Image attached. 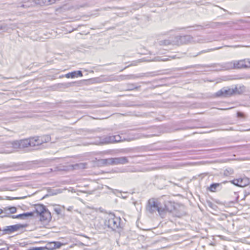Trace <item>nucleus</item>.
I'll list each match as a JSON object with an SVG mask.
<instances>
[{"label":"nucleus","mask_w":250,"mask_h":250,"mask_svg":"<svg viewBox=\"0 0 250 250\" xmlns=\"http://www.w3.org/2000/svg\"><path fill=\"white\" fill-rule=\"evenodd\" d=\"M112 139L113 140V143H119L125 141H128L125 138H122V137L120 135H116L112 136Z\"/></svg>","instance_id":"obj_16"},{"label":"nucleus","mask_w":250,"mask_h":250,"mask_svg":"<svg viewBox=\"0 0 250 250\" xmlns=\"http://www.w3.org/2000/svg\"><path fill=\"white\" fill-rule=\"evenodd\" d=\"M146 210L149 213L153 214L158 211L160 215H162L166 211H171L166 205L163 207L160 202L155 198H151L148 200L146 206Z\"/></svg>","instance_id":"obj_1"},{"label":"nucleus","mask_w":250,"mask_h":250,"mask_svg":"<svg viewBox=\"0 0 250 250\" xmlns=\"http://www.w3.org/2000/svg\"><path fill=\"white\" fill-rule=\"evenodd\" d=\"M233 170L231 168H229L228 169H226V170L224 171V174L226 175H228L230 174H232L233 173Z\"/></svg>","instance_id":"obj_33"},{"label":"nucleus","mask_w":250,"mask_h":250,"mask_svg":"<svg viewBox=\"0 0 250 250\" xmlns=\"http://www.w3.org/2000/svg\"><path fill=\"white\" fill-rule=\"evenodd\" d=\"M54 211L57 214H60L61 213L62 210L60 208H54Z\"/></svg>","instance_id":"obj_39"},{"label":"nucleus","mask_w":250,"mask_h":250,"mask_svg":"<svg viewBox=\"0 0 250 250\" xmlns=\"http://www.w3.org/2000/svg\"><path fill=\"white\" fill-rule=\"evenodd\" d=\"M2 229H1V228H0V234H1L2 233ZM3 235H1V234H0V236H2Z\"/></svg>","instance_id":"obj_43"},{"label":"nucleus","mask_w":250,"mask_h":250,"mask_svg":"<svg viewBox=\"0 0 250 250\" xmlns=\"http://www.w3.org/2000/svg\"><path fill=\"white\" fill-rule=\"evenodd\" d=\"M47 196V195H46L45 196H43V197L42 198H44Z\"/></svg>","instance_id":"obj_46"},{"label":"nucleus","mask_w":250,"mask_h":250,"mask_svg":"<svg viewBox=\"0 0 250 250\" xmlns=\"http://www.w3.org/2000/svg\"><path fill=\"white\" fill-rule=\"evenodd\" d=\"M3 79H8V78H6V77H3Z\"/></svg>","instance_id":"obj_45"},{"label":"nucleus","mask_w":250,"mask_h":250,"mask_svg":"<svg viewBox=\"0 0 250 250\" xmlns=\"http://www.w3.org/2000/svg\"><path fill=\"white\" fill-rule=\"evenodd\" d=\"M75 83L76 82H68L61 83L60 84L62 86V87L63 88H68L69 87L73 86L75 85Z\"/></svg>","instance_id":"obj_27"},{"label":"nucleus","mask_w":250,"mask_h":250,"mask_svg":"<svg viewBox=\"0 0 250 250\" xmlns=\"http://www.w3.org/2000/svg\"><path fill=\"white\" fill-rule=\"evenodd\" d=\"M37 5L42 6L48 5L47 0H36Z\"/></svg>","instance_id":"obj_25"},{"label":"nucleus","mask_w":250,"mask_h":250,"mask_svg":"<svg viewBox=\"0 0 250 250\" xmlns=\"http://www.w3.org/2000/svg\"><path fill=\"white\" fill-rule=\"evenodd\" d=\"M19 214L17 215H11L9 214H8V215H4L1 217H10V218H12L13 219H20V217H19Z\"/></svg>","instance_id":"obj_34"},{"label":"nucleus","mask_w":250,"mask_h":250,"mask_svg":"<svg viewBox=\"0 0 250 250\" xmlns=\"http://www.w3.org/2000/svg\"><path fill=\"white\" fill-rule=\"evenodd\" d=\"M41 145L49 142L51 140V137L49 135H44L40 137Z\"/></svg>","instance_id":"obj_20"},{"label":"nucleus","mask_w":250,"mask_h":250,"mask_svg":"<svg viewBox=\"0 0 250 250\" xmlns=\"http://www.w3.org/2000/svg\"><path fill=\"white\" fill-rule=\"evenodd\" d=\"M2 212V210L0 209V214H1Z\"/></svg>","instance_id":"obj_44"},{"label":"nucleus","mask_w":250,"mask_h":250,"mask_svg":"<svg viewBox=\"0 0 250 250\" xmlns=\"http://www.w3.org/2000/svg\"><path fill=\"white\" fill-rule=\"evenodd\" d=\"M236 93L240 94L236 86L234 88H230L229 87H224L215 93L217 97H229Z\"/></svg>","instance_id":"obj_4"},{"label":"nucleus","mask_w":250,"mask_h":250,"mask_svg":"<svg viewBox=\"0 0 250 250\" xmlns=\"http://www.w3.org/2000/svg\"><path fill=\"white\" fill-rule=\"evenodd\" d=\"M34 213L36 212L40 216L41 221L44 223H48L51 219V215L47 208L42 204L35 205Z\"/></svg>","instance_id":"obj_2"},{"label":"nucleus","mask_w":250,"mask_h":250,"mask_svg":"<svg viewBox=\"0 0 250 250\" xmlns=\"http://www.w3.org/2000/svg\"><path fill=\"white\" fill-rule=\"evenodd\" d=\"M214 49H208V50H203L202 51H201L200 52H199L198 53L196 54H192V53H190L189 55L191 57H195L199 55H201L203 53H207V52H208L209 51H212Z\"/></svg>","instance_id":"obj_24"},{"label":"nucleus","mask_w":250,"mask_h":250,"mask_svg":"<svg viewBox=\"0 0 250 250\" xmlns=\"http://www.w3.org/2000/svg\"><path fill=\"white\" fill-rule=\"evenodd\" d=\"M237 115L238 117H243L244 113L241 112H238L237 113Z\"/></svg>","instance_id":"obj_41"},{"label":"nucleus","mask_w":250,"mask_h":250,"mask_svg":"<svg viewBox=\"0 0 250 250\" xmlns=\"http://www.w3.org/2000/svg\"><path fill=\"white\" fill-rule=\"evenodd\" d=\"M234 68L240 69L250 67V62L248 60H243L238 61H234Z\"/></svg>","instance_id":"obj_7"},{"label":"nucleus","mask_w":250,"mask_h":250,"mask_svg":"<svg viewBox=\"0 0 250 250\" xmlns=\"http://www.w3.org/2000/svg\"><path fill=\"white\" fill-rule=\"evenodd\" d=\"M237 179L240 187H246L249 184V179L248 178H240Z\"/></svg>","instance_id":"obj_14"},{"label":"nucleus","mask_w":250,"mask_h":250,"mask_svg":"<svg viewBox=\"0 0 250 250\" xmlns=\"http://www.w3.org/2000/svg\"><path fill=\"white\" fill-rule=\"evenodd\" d=\"M171 44V42L169 40H164L159 42V44L161 45H168Z\"/></svg>","instance_id":"obj_29"},{"label":"nucleus","mask_w":250,"mask_h":250,"mask_svg":"<svg viewBox=\"0 0 250 250\" xmlns=\"http://www.w3.org/2000/svg\"><path fill=\"white\" fill-rule=\"evenodd\" d=\"M121 77L122 80L135 79L136 78V77L133 75L121 76Z\"/></svg>","instance_id":"obj_31"},{"label":"nucleus","mask_w":250,"mask_h":250,"mask_svg":"<svg viewBox=\"0 0 250 250\" xmlns=\"http://www.w3.org/2000/svg\"><path fill=\"white\" fill-rule=\"evenodd\" d=\"M21 148H24L31 146V141L29 138L20 140Z\"/></svg>","instance_id":"obj_13"},{"label":"nucleus","mask_w":250,"mask_h":250,"mask_svg":"<svg viewBox=\"0 0 250 250\" xmlns=\"http://www.w3.org/2000/svg\"><path fill=\"white\" fill-rule=\"evenodd\" d=\"M53 244L54 246V247H55V249H59L63 245L62 243L58 241H54Z\"/></svg>","instance_id":"obj_32"},{"label":"nucleus","mask_w":250,"mask_h":250,"mask_svg":"<svg viewBox=\"0 0 250 250\" xmlns=\"http://www.w3.org/2000/svg\"><path fill=\"white\" fill-rule=\"evenodd\" d=\"M4 210H9L10 213H14L17 212V208L15 207H6L4 208Z\"/></svg>","instance_id":"obj_28"},{"label":"nucleus","mask_w":250,"mask_h":250,"mask_svg":"<svg viewBox=\"0 0 250 250\" xmlns=\"http://www.w3.org/2000/svg\"><path fill=\"white\" fill-rule=\"evenodd\" d=\"M121 218L115 216L114 214H109L105 219V226L110 229L112 230L115 231L117 229H120Z\"/></svg>","instance_id":"obj_3"},{"label":"nucleus","mask_w":250,"mask_h":250,"mask_svg":"<svg viewBox=\"0 0 250 250\" xmlns=\"http://www.w3.org/2000/svg\"><path fill=\"white\" fill-rule=\"evenodd\" d=\"M10 145L12 146V147L14 149L21 148L20 140H16L13 141L10 143Z\"/></svg>","instance_id":"obj_22"},{"label":"nucleus","mask_w":250,"mask_h":250,"mask_svg":"<svg viewBox=\"0 0 250 250\" xmlns=\"http://www.w3.org/2000/svg\"><path fill=\"white\" fill-rule=\"evenodd\" d=\"M87 164L85 163H80L74 164L73 166V168L75 169H84L86 168Z\"/></svg>","instance_id":"obj_17"},{"label":"nucleus","mask_w":250,"mask_h":250,"mask_svg":"<svg viewBox=\"0 0 250 250\" xmlns=\"http://www.w3.org/2000/svg\"><path fill=\"white\" fill-rule=\"evenodd\" d=\"M37 5L36 0H24L23 3L18 7L23 8H28L29 7H34Z\"/></svg>","instance_id":"obj_9"},{"label":"nucleus","mask_w":250,"mask_h":250,"mask_svg":"<svg viewBox=\"0 0 250 250\" xmlns=\"http://www.w3.org/2000/svg\"><path fill=\"white\" fill-rule=\"evenodd\" d=\"M128 163V160L126 157H121L115 158V164L116 165H124Z\"/></svg>","instance_id":"obj_10"},{"label":"nucleus","mask_w":250,"mask_h":250,"mask_svg":"<svg viewBox=\"0 0 250 250\" xmlns=\"http://www.w3.org/2000/svg\"><path fill=\"white\" fill-rule=\"evenodd\" d=\"M8 168H12L11 169L9 170V171L18 170L20 169V168L18 167V166H16V165L15 166H10V165L5 166V165H3L1 166H0V169H3Z\"/></svg>","instance_id":"obj_19"},{"label":"nucleus","mask_w":250,"mask_h":250,"mask_svg":"<svg viewBox=\"0 0 250 250\" xmlns=\"http://www.w3.org/2000/svg\"><path fill=\"white\" fill-rule=\"evenodd\" d=\"M28 226L27 224H17L14 225L6 226L2 230L1 235L10 234L14 232L19 230L21 229Z\"/></svg>","instance_id":"obj_5"},{"label":"nucleus","mask_w":250,"mask_h":250,"mask_svg":"<svg viewBox=\"0 0 250 250\" xmlns=\"http://www.w3.org/2000/svg\"><path fill=\"white\" fill-rule=\"evenodd\" d=\"M141 87L140 85L137 86L135 83H127L126 84V90L131 91L133 90L138 89Z\"/></svg>","instance_id":"obj_18"},{"label":"nucleus","mask_w":250,"mask_h":250,"mask_svg":"<svg viewBox=\"0 0 250 250\" xmlns=\"http://www.w3.org/2000/svg\"><path fill=\"white\" fill-rule=\"evenodd\" d=\"M229 23V22H213L212 23V25H211V27H216L217 26H220L222 25H225L227 24H228Z\"/></svg>","instance_id":"obj_26"},{"label":"nucleus","mask_w":250,"mask_h":250,"mask_svg":"<svg viewBox=\"0 0 250 250\" xmlns=\"http://www.w3.org/2000/svg\"><path fill=\"white\" fill-rule=\"evenodd\" d=\"M250 194V191H245L244 199L249 195Z\"/></svg>","instance_id":"obj_42"},{"label":"nucleus","mask_w":250,"mask_h":250,"mask_svg":"<svg viewBox=\"0 0 250 250\" xmlns=\"http://www.w3.org/2000/svg\"><path fill=\"white\" fill-rule=\"evenodd\" d=\"M230 182L235 186L239 187V184L237 179H234L230 181Z\"/></svg>","instance_id":"obj_35"},{"label":"nucleus","mask_w":250,"mask_h":250,"mask_svg":"<svg viewBox=\"0 0 250 250\" xmlns=\"http://www.w3.org/2000/svg\"><path fill=\"white\" fill-rule=\"evenodd\" d=\"M208 205L209 207L213 209H215V208L217 207V206L215 204L210 202L208 203Z\"/></svg>","instance_id":"obj_38"},{"label":"nucleus","mask_w":250,"mask_h":250,"mask_svg":"<svg viewBox=\"0 0 250 250\" xmlns=\"http://www.w3.org/2000/svg\"><path fill=\"white\" fill-rule=\"evenodd\" d=\"M31 141V146H35L41 145L40 136L29 138Z\"/></svg>","instance_id":"obj_12"},{"label":"nucleus","mask_w":250,"mask_h":250,"mask_svg":"<svg viewBox=\"0 0 250 250\" xmlns=\"http://www.w3.org/2000/svg\"><path fill=\"white\" fill-rule=\"evenodd\" d=\"M76 71V77H82L83 76V73L82 71L78 70V71Z\"/></svg>","instance_id":"obj_37"},{"label":"nucleus","mask_w":250,"mask_h":250,"mask_svg":"<svg viewBox=\"0 0 250 250\" xmlns=\"http://www.w3.org/2000/svg\"><path fill=\"white\" fill-rule=\"evenodd\" d=\"M112 136H103L100 138V143L102 144H113Z\"/></svg>","instance_id":"obj_11"},{"label":"nucleus","mask_w":250,"mask_h":250,"mask_svg":"<svg viewBox=\"0 0 250 250\" xmlns=\"http://www.w3.org/2000/svg\"><path fill=\"white\" fill-rule=\"evenodd\" d=\"M76 71H72L71 72H69L65 75V77L67 78H74L76 77Z\"/></svg>","instance_id":"obj_30"},{"label":"nucleus","mask_w":250,"mask_h":250,"mask_svg":"<svg viewBox=\"0 0 250 250\" xmlns=\"http://www.w3.org/2000/svg\"><path fill=\"white\" fill-rule=\"evenodd\" d=\"M247 130H248H248H250V129H247Z\"/></svg>","instance_id":"obj_47"},{"label":"nucleus","mask_w":250,"mask_h":250,"mask_svg":"<svg viewBox=\"0 0 250 250\" xmlns=\"http://www.w3.org/2000/svg\"><path fill=\"white\" fill-rule=\"evenodd\" d=\"M21 198H22V197H11L10 196L6 197V199L8 200H9L19 199H21Z\"/></svg>","instance_id":"obj_40"},{"label":"nucleus","mask_w":250,"mask_h":250,"mask_svg":"<svg viewBox=\"0 0 250 250\" xmlns=\"http://www.w3.org/2000/svg\"><path fill=\"white\" fill-rule=\"evenodd\" d=\"M222 67L224 68L225 69H230L234 68V62H228L226 63H224L223 65H222Z\"/></svg>","instance_id":"obj_21"},{"label":"nucleus","mask_w":250,"mask_h":250,"mask_svg":"<svg viewBox=\"0 0 250 250\" xmlns=\"http://www.w3.org/2000/svg\"><path fill=\"white\" fill-rule=\"evenodd\" d=\"M175 39L176 44L180 45L190 42L192 40L193 38L190 35H185L177 36Z\"/></svg>","instance_id":"obj_6"},{"label":"nucleus","mask_w":250,"mask_h":250,"mask_svg":"<svg viewBox=\"0 0 250 250\" xmlns=\"http://www.w3.org/2000/svg\"><path fill=\"white\" fill-rule=\"evenodd\" d=\"M104 163L111 165H115V158H110L103 160Z\"/></svg>","instance_id":"obj_23"},{"label":"nucleus","mask_w":250,"mask_h":250,"mask_svg":"<svg viewBox=\"0 0 250 250\" xmlns=\"http://www.w3.org/2000/svg\"><path fill=\"white\" fill-rule=\"evenodd\" d=\"M34 212H27L21 214H20L19 217L20 219L23 220L28 218L30 217L34 216Z\"/></svg>","instance_id":"obj_15"},{"label":"nucleus","mask_w":250,"mask_h":250,"mask_svg":"<svg viewBox=\"0 0 250 250\" xmlns=\"http://www.w3.org/2000/svg\"><path fill=\"white\" fill-rule=\"evenodd\" d=\"M7 29V28L6 27V25L4 23L0 24V30H6Z\"/></svg>","instance_id":"obj_36"},{"label":"nucleus","mask_w":250,"mask_h":250,"mask_svg":"<svg viewBox=\"0 0 250 250\" xmlns=\"http://www.w3.org/2000/svg\"><path fill=\"white\" fill-rule=\"evenodd\" d=\"M228 182V181H225L220 183H212L208 188V189L211 192H216L217 190H220L222 188V184H225Z\"/></svg>","instance_id":"obj_8"}]
</instances>
